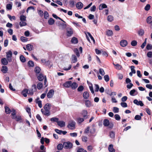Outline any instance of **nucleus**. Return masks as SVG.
<instances>
[{
	"instance_id": "20e7f679",
	"label": "nucleus",
	"mask_w": 152,
	"mask_h": 152,
	"mask_svg": "<svg viewBox=\"0 0 152 152\" xmlns=\"http://www.w3.org/2000/svg\"><path fill=\"white\" fill-rule=\"evenodd\" d=\"M75 123L74 121L70 122L67 126L68 128L71 129H74L75 128Z\"/></svg>"
},
{
	"instance_id": "f3484780",
	"label": "nucleus",
	"mask_w": 152,
	"mask_h": 152,
	"mask_svg": "<svg viewBox=\"0 0 152 152\" xmlns=\"http://www.w3.org/2000/svg\"><path fill=\"white\" fill-rule=\"evenodd\" d=\"M58 125L61 127H64L65 126V123L63 121H58L57 123Z\"/></svg>"
},
{
	"instance_id": "c9c22d12",
	"label": "nucleus",
	"mask_w": 152,
	"mask_h": 152,
	"mask_svg": "<svg viewBox=\"0 0 152 152\" xmlns=\"http://www.w3.org/2000/svg\"><path fill=\"white\" fill-rule=\"evenodd\" d=\"M107 20L109 22H112L113 20V17L111 15H109L107 17Z\"/></svg>"
},
{
	"instance_id": "412c9836",
	"label": "nucleus",
	"mask_w": 152,
	"mask_h": 152,
	"mask_svg": "<svg viewBox=\"0 0 152 152\" xmlns=\"http://www.w3.org/2000/svg\"><path fill=\"white\" fill-rule=\"evenodd\" d=\"M108 150L110 152H115V150L113 148V145L112 144L110 145L108 147Z\"/></svg>"
},
{
	"instance_id": "c03bdc74",
	"label": "nucleus",
	"mask_w": 152,
	"mask_h": 152,
	"mask_svg": "<svg viewBox=\"0 0 152 152\" xmlns=\"http://www.w3.org/2000/svg\"><path fill=\"white\" fill-rule=\"evenodd\" d=\"M131 45L133 46H136L137 44V42L136 40H133L131 42Z\"/></svg>"
},
{
	"instance_id": "5fc2aeb1",
	"label": "nucleus",
	"mask_w": 152,
	"mask_h": 152,
	"mask_svg": "<svg viewBox=\"0 0 152 152\" xmlns=\"http://www.w3.org/2000/svg\"><path fill=\"white\" fill-rule=\"evenodd\" d=\"M84 118H78L77 121L78 123L80 124L83 122L84 121Z\"/></svg>"
},
{
	"instance_id": "603ef678",
	"label": "nucleus",
	"mask_w": 152,
	"mask_h": 152,
	"mask_svg": "<svg viewBox=\"0 0 152 152\" xmlns=\"http://www.w3.org/2000/svg\"><path fill=\"white\" fill-rule=\"evenodd\" d=\"M104 79L105 81L106 82H108L110 79V77L108 75H106L104 77Z\"/></svg>"
},
{
	"instance_id": "f257e3e1",
	"label": "nucleus",
	"mask_w": 152,
	"mask_h": 152,
	"mask_svg": "<svg viewBox=\"0 0 152 152\" xmlns=\"http://www.w3.org/2000/svg\"><path fill=\"white\" fill-rule=\"evenodd\" d=\"M103 125L105 126H108L109 128H112L113 126V123L112 122L110 123L107 119H104L103 121Z\"/></svg>"
},
{
	"instance_id": "ea45409f",
	"label": "nucleus",
	"mask_w": 152,
	"mask_h": 152,
	"mask_svg": "<svg viewBox=\"0 0 152 152\" xmlns=\"http://www.w3.org/2000/svg\"><path fill=\"white\" fill-rule=\"evenodd\" d=\"M113 64L115 66V68L117 69H121L122 68L121 66L118 64H115L114 63H113Z\"/></svg>"
},
{
	"instance_id": "4c0bfd02",
	"label": "nucleus",
	"mask_w": 152,
	"mask_h": 152,
	"mask_svg": "<svg viewBox=\"0 0 152 152\" xmlns=\"http://www.w3.org/2000/svg\"><path fill=\"white\" fill-rule=\"evenodd\" d=\"M43 87V84L41 83H39L37 85V88L39 90L41 89Z\"/></svg>"
},
{
	"instance_id": "423d86ee",
	"label": "nucleus",
	"mask_w": 152,
	"mask_h": 152,
	"mask_svg": "<svg viewBox=\"0 0 152 152\" xmlns=\"http://www.w3.org/2000/svg\"><path fill=\"white\" fill-rule=\"evenodd\" d=\"M54 91L53 90H50L47 93V96L48 98H51L52 97L54 94Z\"/></svg>"
},
{
	"instance_id": "49530a36",
	"label": "nucleus",
	"mask_w": 152,
	"mask_h": 152,
	"mask_svg": "<svg viewBox=\"0 0 152 152\" xmlns=\"http://www.w3.org/2000/svg\"><path fill=\"white\" fill-rule=\"evenodd\" d=\"M11 112H12L11 113L12 117H13L14 116H16V112L15 110L14 109H12L11 111Z\"/></svg>"
},
{
	"instance_id": "a878e982",
	"label": "nucleus",
	"mask_w": 152,
	"mask_h": 152,
	"mask_svg": "<svg viewBox=\"0 0 152 152\" xmlns=\"http://www.w3.org/2000/svg\"><path fill=\"white\" fill-rule=\"evenodd\" d=\"M129 94L130 95L132 96H134L137 94V93L135 89H133L131 90L129 92Z\"/></svg>"
},
{
	"instance_id": "0eeeda50",
	"label": "nucleus",
	"mask_w": 152,
	"mask_h": 152,
	"mask_svg": "<svg viewBox=\"0 0 152 152\" xmlns=\"http://www.w3.org/2000/svg\"><path fill=\"white\" fill-rule=\"evenodd\" d=\"M134 103L137 105H140L141 106H142L144 105V104L141 101H138L137 99H134L133 101Z\"/></svg>"
},
{
	"instance_id": "13d9d810",
	"label": "nucleus",
	"mask_w": 152,
	"mask_h": 152,
	"mask_svg": "<svg viewBox=\"0 0 152 152\" xmlns=\"http://www.w3.org/2000/svg\"><path fill=\"white\" fill-rule=\"evenodd\" d=\"M101 54H102L103 56H105L106 57H107L108 56V54L105 51H102Z\"/></svg>"
},
{
	"instance_id": "4468645a",
	"label": "nucleus",
	"mask_w": 152,
	"mask_h": 152,
	"mask_svg": "<svg viewBox=\"0 0 152 152\" xmlns=\"http://www.w3.org/2000/svg\"><path fill=\"white\" fill-rule=\"evenodd\" d=\"M107 7V5L105 4H101L99 7V10H102L103 9L106 8Z\"/></svg>"
},
{
	"instance_id": "09e8293b",
	"label": "nucleus",
	"mask_w": 152,
	"mask_h": 152,
	"mask_svg": "<svg viewBox=\"0 0 152 152\" xmlns=\"http://www.w3.org/2000/svg\"><path fill=\"white\" fill-rule=\"evenodd\" d=\"M26 17L25 16L22 15L20 16V20L22 21H25L26 20Z\"/></svg>"
},
{
	"instance_id": "b1692460",
	"label": "nucleus",
	"mask_w": 152,
	"mask_h": 152,
	"mask_svg": "<svg viewBox=\"0 0 152 152\" xmlns=\"http://www.w3.org/2000/svg\"><path fill=\"white\" fill-rule=\"evenodd\" d=\"M8 69L7 66H2V68L1 69V71L2 72L4 73H5L7 72L8 71Z\"/></svg>"
},
{
	"instance_id": "0e129e2a",
	"label": "nucleus",
	"mask_w": 152,
	"mask_h": 152,
	"mask_svg": "<svg viewBox=\"0 0 152 152\" xmlns=\"http://www.w3.org/2000/svg\"><path fill=\"white\" fill-rule=\"evenodd\" d=\"M69 4L71 7H73L75 6V2L73 0H71L69 1Z\"/></svg>"
},
{
	"instance_id": "79ce46f5",
	"label": "nucleus",
	"mask_w": 152,
	"mask_h": 152,
	"mask_svg": "<svg viewBox=\"0 0 152 152\" xmlns=\"http://www.w3.org/2000/svg\"><path fill=\"white\" fill-rule=\"evenodd\" d=\"M99 73L102 75V76L104 75L105 74L104 70L102 68H100L99 69Z\"/></svg>"
},
{
	"instance_id": "f704fd0d",
	"label": "nucleus",
	"mask_w": 152,
	"mask_h": 152,
	"mask_svg": "<svg viewBox=\"0 0 152 152\" xmlns=\"http://www.w3.org/2000/svg\"><path fill=\"white\" fill-rule=\"evenodd\" d=\"M113 34V32L112 30H108L106 32V35L108 36H112Z\"/></svg>"
},
{
	"instance_id": "aec40b11",
	"label": "nucleus",
	"mask_w": 152,
	"mask_h": 152,
	"mask_svg": "<svg viewBox=\"0 0 152 152\" xmlns=\"http://www.w3.org/2000/svg\"><path fill=\"white\" fill-rule=\"evenodd\" d=\"M26 48L28 50L30 51L33 50L34 47L33 45L28 44L26 46Z\"/></svg>"
},
{
	"instance_id": "dca6fc26",
	"label": "nucleus",
	"mask_w": 152,
	"mask_h": 152,
	"mask_svg": "<svg viewBox=\"0 0 152 152\" xmlns=\"http://www.w3.org/2000/svg\"><path fill=\"white\" fill-rule=\"evenodd\" d=\"M50 104L49 103H47L44 106V108L45 110H50Z\"/></svg>"
},
{
	"instance_id": "473e14b6",
	"label": "nucleus",
	"mask_w": 152,
	"mask_h": 152,
	"mask_svg": "<svg viewBox=\"0 0 152 152\" xmlns=\"http://www.w3.org/2000/svg\"><path fill=\"white\" fill-rule=\"evenodd\" d=\"M1 63L4 65H7L8 63V61L5 58H2L1 59Z\"/></svg>"
},
{
	"instance_id": "2f4dec72",
	"label": "nucleus",
	"mask_w": 152,
	"mask_h": 152,
	"mask_svg": "<svg viewBox=\"0 0 152 152\" xmlns=\"http://www.w3.org/2000/svg\"><path fill=\"white\" fill-rule=\"evenodd\" d=\"M147 23L148 24H150L152 22V17L151 16H148L146 19Z\"/></svg>"
},
{
	"instance_id": "ddd939ff",
	"label": "nucleus",
	"mask_w": 152,
	"mask_h": 152,
	"mask_svg": "<svg viewBox=\"0 0 152 152\" xmlns=\"http://www.w3.org/2000/svg\"><path fill=\"white\" fill-rule=\"evenodd\" d=\"M76 6L78 9H81L83 7V4L81 2H78L76 4Z\"/></svg>"
},
{
	"instance_id": "338daca9",
	"label": "nucleus",
	"mask_w": 152,
	"mask_h": 152,
	"mask_svg": "<svg viewBox=\"0 0 152 152\" xmlns=\"http://www.w3.org/2000/svg\"><path fill=\"white\" fill-rule=\"evenodd\" d=\"M19 25L21 27H22L26 26V23L25 22L21 21L19 23Z\"/></svg>"
},
{
	"instance_id": "774afa93",
	"label": "nucleus",
	"mask_w": 152,
	"mask_h": 152,
	"mask_svg": "<svg viewBox=\"0 0 152 152\" xmlns=\"http://www.w3.org/2000/svg\"><path fill=\"white\" fill-rule=\"evenodd\" d=\"M134 119L137 120H140L141 119V117L140 115H137L135 116Z\"/></svg>"
},
{
	"instance_id": "864d4df0",
	"label": "nucleus",
	"mask_w": 152,
	"mask_h": 152,
	"mask_svg": "<svg viewBox=\"0 0 152 152\" xmlns=\"http://www.w3.org/2000/svg\"><path fill=\"white\" fill-rule=\"evenodd\" d=\"M150 5L149 4H147L145 7L144 9L146 11H148L150 10Z\"/></svg>"
},
{
	"instance_id": "5701e85b",
	"label": "nucleus",
	"mask_w": 152,
	"mask_h": 152,
	"mask_svg": "<svg viewBox=\"0 0 152 152\" xmlns=\"http://www.w3.org/2000/svg\"><path fill=\"white\" fill-rule=\"evenodd\" d=\"M41 69L39 67H36L35 68L34 71L37 75H39Z\"/></svg>"
},
{
	"instance_id": "6ab92c4d",
	"label": "nucleus",
	"mask_w": 152,
	"mask_h": 152,
	"mask_svg": "<svg viewBox=\"0 0 152 152\" xmlns=\"http://www.w3.org/2000/svg\"><path fill=\"white\" fill-rule=\"evenodd\" d=\"M28 91L27 89H24L22 91L21 94L25 97H26L27 96V94H28Z\"/></svg>"
},
{
	"instance_id": "f8f14e48",
	"label": "nucleus",
	"mask_w": 152,
	"mask_h": 152,
	"mask_svg": "<svg viewBox=\"0 0 152 152\" xmlns=\"http://www.w3.org/2000/svg\"><path fill=\"white\" fill-rule=\"evenodd\" d=\"M35 102H36L38 104L39 107L41 108L42 107V101L39 100V97H37L35 99Z\"/></svg>"
},
{
	"instance_id": "680f3d73",
	"label": "nucleus",
	"mask_w": 152,
	"mask_h": 152,
	"mask_svg": "<svg viewBox=\"0 0 152 152\" xmlns=\"http://www.w3.org/2000/svg\"><path fill=\"white\" fill-rule=\"evenodd\" d=\"M121 106L123 107H127V103L125 102H121Z\"/></svg>"
},
{
	"instance_id": "e2e57ef3",
	"label": "nucleus",
	"mask_w": 152,
	"mask_h": 152,
	"mask_svg": "<svg viewBox=\"0 0 152 152\" xmlns=\"http://www.w3.org/2000/svg\"><path fill=\"white\" fill-rule=\"evenodd\" d=\"M84 89V87L82 86H80L77 88V91H82Z\"/></svg>"
},
{
	"instance_id": "7c9ffc66",
	"label": "nucleus",
	"mask_w": 152,
	"mask_h": 152,
	"mask_svg": "<svg viewBox=\"0 0 152 152\" xmlns=\"http://www.w3.org/2000/svg\"><path fill=\"white\" fill-rule=\"evenodd\" d=\"M65 23H58V26H61L62 29H65L66 27V25Z\"/></svg>"
},
{
	"instance_id": "9d476101",
	"label": "nucleus",
	"mask_w": 152,
	"mask_h": 152,
	"mask_svg": "<svg viewBox=\"0 0 152 152\" xmlns=\"http://www.w3.org/2000/svg\"><path fill=\"white\" fill-rule=\"evenodd\" d=\"M38 80L40 81H42L44 79H45V76L41 73L39 75H37Z\"/></svg>"
},
{
	"instance_id": "6e6d98bb",
	"label": "nucleus",
	"mask_w": 152,
	"mask_h": 152,
	"mask_svg": "<svg viewBox=\"0 0 152 152\" xmlns=\"http://www.w3.org/2000/svg\"><path fill=\"white\" fill-rule=\"evenodd\" d=\"M146 48L148 50H151L152 49V45L150 44H148L147 45Z\"/></svg>"
},
{
	"instance_id": "72a5a7b5",
	"label": "nucleus",
	"mask_w": 152,
	"mask_h": 152,
	"mask_svg": "<svg viewBox=\"0 0 152 152\" xmlns=\"http://www.w3.org/2000/svg\"><path fill=\"white\" fill-rule=\"evenodd\" d=\"M41 61L42 63H44L46 64H48L50 63V62L48 60H47L45 59H41Z\"/></svg>"
},
{
	"instance_id": "6e6552de",
	"label": "nucleus",
	"mask_w": 152,
	"mask_h": 152,
	"mask_svg": "<svg viewBox=\"0 0 152 152\" xmlns=\"http://www.w3.org/2000/svg\"><path fill=\"white\" fill-rule=\"evenodd\" d=\"M88 113L86 110H84L82 111V114L83 115L84 119H86L88 118Z\"/></svg>"
},
{
	"instance_id": "a19ab883",
	"label": "nucleus",
	"mask_w": 152,
	"mask_h": 152,
	"mask_svg": "<svg viewBox=\"0 0 152 152\" xmlns=\"http://www.w3.org/2000/svg\"><path fill=\"white\" fill-rule=\"evenodd\" d=\"M50 121H51L56 122L57 123L58 121V118L56 117H53L50 119Z\"/></svg>"
},
{
	"instance_id": "de8ad7c7",
	"label": "nucleus",
	"mask_w": 152,
	"mask_h": 152,
	"mask_svg": "<svg viewBox=\"0 0 152 152\" xmlns=\"http://www.w3.org/2000/svg\"><path fill=\"white\" fill-rule=\"evenodd\" d=\"M28 65L31 67H33L34 65V62L31 61H29L28 62Z\"/></svg>"
},
{
	"instance_id": "2eb2a0df",
	"label": "nucleus",
	"mask_w": 152,
	"mask_h": 152,
	"mask_svg": "<svg viewBox=\"0 0 152 152\" xmlns=\"http://www.w3.org/2000/svg\"><path fill=\"white\" fill-rule=\"evenodd\" d=\"M12 119H15L16 120V121L18 122H21V116H14L13 117H12Z\"/></svg>"
},
{
	"instance_id": "c85d7f7f",
	"label": "nucleus",
	"mask_w": 152,
	"mask_h": 152,
	"mask_svg": "<svg viewBox=\"0 0 152 152\" xmlns=\"http://www.w3.org/2000/svg\"><path fill=\"white\" fill-rule=\"evenodd\" d=\"M138 35L140 36H143L144 34V31L143 29H140L138 31Z\"/></svg>"
},
{
	"instance_id": "58836bf2",
	"label": "nucleus",
	"mask_w": 152,
	"mask_h": 152,
	"mask_svg": "<svg viewBox=\"0 0 152 152\" xmlns=\"http://www.w3.org/2000/svg\"><path fill=\"white\" fill-rule=\"evenodd\" d=\"M20 40L23 42H26L28 41V38L22 36L20 37Z\"/></svg>"
},
{
	"instance_id": "c756f323",
	"label": "nucleus",
	"mask_w": 152,
	"mask_h": 152,
	"mask_svg": "<svg viewBox=\"0 0 152 152\" xmlns=\"http://www.w3.org/2000/svg\"><path fill=\"white\" fill-rule=\"evenodd\" d=\"M5 111L6 114H10L11 112V110L8 107L5 106L4 107Z\"/></svg>"
},
{
	"instance_id": "7ed1b4c3",
	"label": "nucleus",
	"mask_w": 152,
	"mask_h": 152,
	"mask_svg": "<svg viewBox=\"0 0 152 152\" xmlns=\"http://www.w3.org/2000/svg\"><path fill=\"white\" fill-rule=\"evenodd\" d=\"M63 146L64 148L65 149H70L72 148L73 144L69 142H65L63 143Z\"/></svg>"
},
{
	"instance_id": "f03ea898",
	"label": "nucleus",
	"mask_w": 152,
	"mask_h": 152,
	"mask_svg": "<svg viewBox=\"0 0 152 152\" xmlns=\"http://www.w3.org/2000/svg\"><path fill=\"white\" fill-rule=\"evenodd\" d=\"M28 94L30 95H32L34 92L37 90V86L35 84H34L32 86V88L28 89Z\"/></svg>"
},
{
	"instance_id": "69168bd1",
	"label": "nucleus",
	"mask_w": 152,
	"mask_h": 152,
	"mask_svg": "<svg viewBox=\"0 0 152 152\" xmlns=\"http://www.w3.org/2000/svg\"><path fill=\"white\" fill-rule=\"evenodd\" d=\"M44 18L45 19H47L49 16V14L47 11L44 12Z\"/></svg>"
},
{
	"instance_id": "a211bd4d",
	"label": "nucleus",
	"mask_w": 152,
	"mask_h": 152,
	"mask_svg": "<svg viewBox=\"0 0 152 152\" xmlns=\"http://www.w3.org/2000/svg\"><path fill=\"white\" fill-rule=\"evenodd\" d=\"M71 42L72 44H76L78 43V41L77 38L73 37L72 38Z\"/></svg>"
},
{
	"instance_id": "8fccbe9b",
	"label": "nucleus",
	"mask_w": 152,
	"mask_h": 152,
	"mask_svg": "<svg viewBox=\"0 0 152 152\" xmlns=\"http://www.w3.org/2000/svg\"><path fill=\"white\" fill-rule=\"evenodd\" d=\"M63 145L61 144H59L57 147V149L59 150H61L63 148Z\"/></svg>"
},
{
	"instance_id": "bf43d9fd",
	"label": "nucleus",
	"mask_w": 152,
	"mask_h": 152,
	"mask_svg": "<svg viewBox=\"0 0 152 152\" xmlns=\"http://www.w3.org/2000/svg\"><path fill=\"white\" fill-rule=\"evenodd\" d=\"M45 111L44 112V115H45L49 116L50 115V110H45Z\"/></svg>"
},
{
	"instance_id": "052dcab7",
	"label": "nucleus",
	"mask_w": 152,
	"mask_h": 152,
	"mask_svg": "<svg viewBox=\"0 0 152 152\" xmlns=\"http://www.w3.org/2000/svg\"><path fill=\"white\" fill-rule=\"evenodd\" d=\"M95 91L96 92H97L99 91V85L97 84H95Z\"/></svg>"
},
{
	"instance_id": "1a4fd4ad",
	"label": "nucleus",
	"mask_w": 152,
	"mask_h": 152,
	"mask_svg": "<svg viewBox=\"0 0 152 152\" xmlns=\"http://www.w3.org/2000/svg\"><path fill=\"white\" fill-rule=\"evenodd\" d=\"M72 83L71 81H67L63 84V86L66 88H68L71 87Z\"/></svg>"
},
{
	"instance_id": "3c124183",
	"label": "nucleus",
	"mask_w": 152,
	"mask_h": 152,
	"mask_svg": "<svg viewBox=\"0 0 152 152\" xmlns=\"http://www.w3.org/2000/svg\"><path fill=\"white\" fill-rule=\"evenodd\" d=\"M147 38H145L144 42L141 46V47L142 49H143L146 44Z\"/></svg>"
},
{
	"instance_id": "a18cd8bd",
	"label": "nucleus",
	"mask_w": 152,
	"mask_h": 152,
	"mask_svg": "<svg viewBox=\"0 0 152 152\" xmlns=\"http://www.w3.org/2000/svg\"><path fill=\"white\" fill-rule=\"evenodd\" d=\"M12 5L10 4H7L6 5V9L7 10H11L12 9Z\"/></svg>"
},
{
	"instance_id": "393cba45",
	"label": "nucleus",
	"mask_w": 152,
	"mask_h": 152,
	"mask_svg": "<svg viewBox=\"0 0 152 152\" xmlns=\"http://www.w3.org/2000/svg\"><path fill=\"white\" fill-rule=\"evenodd\" d=\"M89 96V93L87 91L84 92L83 94V96L85 99H87Z\"/></svg>"
},
{
	"instance_id": "4d7b16f0",
	"label": "nucleus",
	"mask_w": 152,
	"mask_h": 152,
	"mask_svg": "<svg viewBox=\"0 0 152 152\" xmlns=\"http://www.w3.org/2000/svg\"><path fill=\"white\" fill-rule=\"evenodd\" d=\"M116 120L119 121L120 120L121 117L118 114H115L114 116Z\"/></svg>"
},
{
	"instance_id": "cd10ccee",
	"label": "nucleus",
	"mask_w": 152,
	"mask_h": 152,
	"mask_svg": "<svg viewBox=\"0 0 152 152\" xmlns=\"http://www.w3.org/2000/svg\"><path fill=\"white\" fill-rule=\"evenodd\" d=\"M55 23V21L52 18H50L48 20V23L50 25H53Z\"/></svg>"
},
{
	"instance_id": "e433bc0d",
	"label": "nucleus",
	"mask_w": 152,
	"mask_h": 152,
	"mask_svg": "<svg viewBox=\"0 0 152 152\" xmlns=\"http://www.w3.org/2000/svg\"><path fill=\"white\" fill-rule=\"evenodd\" d=\"M12 52L9 50L6 53V57H12Z\"/></svg>"
},
{
	"instance_id": "4be33fe9",
	"label": "nucleus",
	"mask_w": 152,
	"mask_h": 152,
	"mask_svg": "<svg viewBox=\"0 0 152 152\" xmlns=\"http://www.w3.org/2000/svg\"><path fill=\"white\" fill-rule=\"evenodd\" d=\"M78 86V84L76 82H74L72 83H71V88L73 89H76Z\"/></svg>"
},
{
	"instance_id": "39448f33",
	"label": "nucleus",
	"mask_w": 152,
	"mask_h": 152,
	"mask_svg": "<svg viewBox=\"0 0 152 152\" xmlns=\"http://www.w3.org/2000/svg\"><path fill=\"white\" fill-rule=\"evenodd\" d=\"M66 36L68 37H71L73 34L72 29L70 28H66Z\"/></svg>"
},
{
	"instance_id": "bb28decb",
	"label": "nucleus",
	"mask_w": 152,
	"mask_h": 152,
	"mask_svg": "<svg viewBox=\"0 0 152 152\" xmlns=\"http://www.w3.org/2000/svg\"><path fill=\"white\" fill-rule=\"evenodd\" d=\"M85 104L86 106L88 107H89L91 106V102L89 100H86L85 101Z\"/></svg>"
},
{
	"instance_id": "9b49d317",
	"label": "nucleus",
	"mask_w": 152,
	"mask_h": 152,
	"mask_svg": "<svg viewBox=\"0 0 152 152\" xmlns=\"http://www.w3.org/2000/svg\"><path fill=\"white\" fill-rule=\"evenodd\" d=\"M127 41L124 39L121 40L120 42V45L122 47H124L126 46L127 45Z\"/></svg>"
},
{
	"instance_id": "37998d69",
	"label": "nucleus",
	"mask_w": 152,
	"mask_h": 152,
	"mask_svg": "<svg viewBox=\"0 0 152 152\" xmlns=\"http://www.w3.org/2000/svg\"><path fill=\"white\" fill-rule=\"evenodd\" d=\"M119 109L116 107H114L113 109V111L115 113H118L119 112Z\"/></svg>"
}]
</instances>
